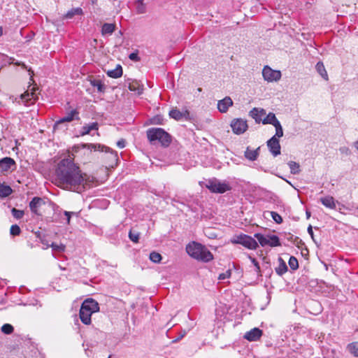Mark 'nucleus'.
I'll list each match as a JSON object with an SVG mask.
<instances>
[{
    "mask_svg": "<svg viewBox=\"0 0 358 358\" xmlns=\"http://www.w3.org/2000/svg\"><path fill=\"white\" fill-rule=\"evenodd\" d=\"M58 186L76 192H81L87 185L86 174L83 173L72 159L60 161L55 171Z\"/></svg>",
    "mask_w": 358,
    "mask_h": 358,
    "instance_id": "nucleus-1",
    "label": "nucleus"
},
{
    "mask_svg": "<svg viewBox=\"0 0 358 358\" xmlns=\"http://www.w3.org/2000/svg\"><path fill=\"white\" fill-rule=\"evenodd\" d=\"M187 253L193 259L203 262H209L213 259V255L208 248L196 241H192L186 245Z\"/></svg>",
    "mask_w": 358,
    "mask_h": 358,
    "instance_id": "nucleus-2",
    "label": "nucleus"
},
{
    "mask_svg": "<svg viewBox=\"0 0 358 358\" xmlns=\"http://www.w3.org/2000/svg\"><path fill=\"white\" fill-rule=\"evenodd\" d=\"M149 141L155 144L157 142L164 147H168L171 142V137L162 128H150L146 131Z\"/></svg>",
    "mask_w": 358,
    "mask_h": 358,
    "instance_id": "nucleus-3",
    "label": "nucleus"
},
{
    "mask_svg": "<svg viewBox=\"0 0 358 358\" xmlns=\"http://www.w3.org/2000/svg\"><path fill=\"white\" fill-rule=\"evenodd\" d=\"M211 192L223 194L231 189V187L229 183L226 182H221L217 178L210 179L207 181L206 185Z\"/></svg>",
    "mask_w": 358,
    "mask_h": 358,
    "instance_id": "nucleus-4",
    "label": "nucleus"
},
{
    "mask_svg": "<svg viewBox=\"0 0 358 358\" xmlns=\"http://www.w3.org/2000/svg\"><path fill=\"white\" fill-rule=\"evenodd\" d=\"M231 242L234 244H240L248 249L255 250L258 247V243L252 237L246 234H240L234 237Z\"/></svg>",
    "mask_w": 358,
    "mask_h": 358,
    "instance_id": "nucleus-5",
    "label": "nucleus"
},
{
    "mask_svg": "<svg viewBox=\"0 0 358 358\" xmlns=\"http://www.w3.org/2000/svg\"><path fill=\"white\" fill-rule=\"evenodd\" d=\"M262 76L265 80L273 82L279 80L282 75L280 71L273 70L268 66H265L262 70Z\"/></svg>",
    "mask_w": 358,
    "mask_h": 358,
    "instance_id": "nucleus-6",
    "label": "nucleus"
},
{
    "mask_svg": "<svg viewBox=\"0 0 358 358\" xmlns=\"http://www.w3.org/2000/svg\"><path fill=\"white\" fill-rule=\"evenodd\" d=\"M231 127L233 132L238 135L243 134L248 127L247 121L241 118H237L232 120Z\"/></svg>",
    "mask_w": 358,
    "mask_h": 358,
    "instance_id": "nucleus-7",
    "label": "nucleus"
},
{
    "mask_svg": "<svg viewBox=\"0 0 358 358\" xmlns=\"http://www.w3.org/2000/svg\"><path fill=\"white\" fill-rule=\"evenodd\" d=\"M16 169L15 160L9 157H6L0 160V173L5 174L9 171H13Z\"/></svg>",
    "mask_w": 358,
    "mask_h": 358,
    "instance_id": "nucleus-8",
    "label": "nucleus"
},
{
    "mask_svg": "<svg viewBox=\"0 0 358 358\" xmlns=\"http://www.w3.org/2000/svg\"><path fill=\"white\" fill-rule=\"evenodd\" d=\"M267 147L273 157L280 154V144L279 139L275 137H271L266 143Z\"/></svg>",
    "mask_w": 358,
    "mask_h": 358,
    "instance_id": "nucleus-9",
    "label": "nucleus"
},
{
    "mask_svg": "<svg viewBox=\"0 0 358 358\" xmlns=\"http://www.w3.org/2000/svg\"><path fill=\"white\" fill-rule=\"evenodd\" d=\"M81 307L92 314L99 311V303L92 299H85L82 303Z\"/></svg>",
    "mask_w": 358,
    "mask_h": 358,
    "instance_id": "nucleus-10",
    "label": "nucleus"
},
{
    "mask_svg": "<svg viewBox=\"0 0 358 358\" xmlns=\"http://www.w3.org/2000/svg\"><path fill=\"white\" fill-rule=\"evenodd\" d=\"M262 334L263 332L260 329L255 327L247 331L243 338L250 342L257 341L262 337Z\"/></svg>",
    "mask_w": 358,
    "mask_h": 358,
    "instance_id": "nucleus-11",
    "label": "nucleus"
},
{
    "mask_svg": "<svg viewBox=\"0 0 358 358\" xmlns=\"http://www.w3.org/2000/svg\"><path fill=\"white\" fill-rule=\"evenodd\" d=\"M233 105V101L229 96H226L217 103V108L221 113H226L229 108Z\"/></svg>",
    "mask_w": 358,
    "mask_h": 358,
    "instance_id": "nucleus-12",
    "label": "nucleus"
},
{
    "mask_svg": "<svg viewBox=\"0 0 358 358\" xmlns=\"http://www.w3.org/2000/svg\"><path fill=\"white\" fill-rule=\"evenodd\" d=\"M189 115V113L187 110L181 112L176 108L171 110L169 112V116L176 120H181L182 119L187 120Z\"/></svg>",
    "mask_w": 358,
    "mask_h": 358,
    "instance_id": "nucleus-13",
    "label": "nucleus"
},
{
    "mask_svg": "<svg viewBox=\"0 0 358 358\" xmlns=\"http://www.w3.org/2000/svg\"><path fill=\"white\" fill-rule=\"evenodd\" d=\"M249 115L257 123H259L262 122V117L266 115V111L263 108H254L250 111Z\"/></svg>",
    "mask_w": 358,
    "mask_h": 358,
    "instance_id": "nucleus-14",
    "label": "nucleus"
},
{
    "mask_svg": "<svg viewBox=\"0 0 358 358\" xmlns=\"http://www.w3.org/2000/svg\"><path fill=\"white\" fill-rule=\"evenodd\" d=\"M260 147L255 150H252L250 147H247L244 152V157L249 161H255L259 155Z\"/></svg>",
    "mask_w": 358,
    "mask_h": 358,
    "instance_id": "nucleus-15",
    "label": "nucleus"
},
{
    "mask_svg": "<svg viewBox=\"0 0 358 358\" xmlns=\"http://www.w3.org/2000/svg\"><path fill=\"white\" fill-rule=\"evenodd\" d=\"M78 111L76 109L72 110L70 113H69L66 116L63 117L62 118L59 119L56 122L57 124L63 123V122H70L74 119L78 120Z\"/></svg>",
    "mask_w": 358,
    "mask_h": 358,
    "instance_id": "nucleus-16",
    "label": "nucleus"
},
{
    "mask_svg": "<svg viewBox=\"0 0 358 358\" xmlns=\"http://www.w3.org/2000/svg\"><path fill=\"white\" fill-rule=\"evenodd\" d=\"M92 313L85 310L83 307H80L79 316L81 322L85 324H90L91 323V316Z\"/></svg>",
    "mask_w": 358,
    "mask_h": 358,
    "instance_id": "nucleus-17",
    "label": "nucleus"
},
{
    "mask_svg": "<svg viewBox=\"0 0 358 358\" xmlns=\"http://www.w3.org/2000/svg\"><path fill=\"white\" fill-rule=\"evenodd\" d=\"M98 129L99 124L96 122L85 124L82 127L81 136L90 134L92 131H97Z\"/></svg>",
    "mask_w": 358,
    "mask_h": 358,
    "instance_id": "nucleus-18",
    "label": "nucleus"
},
{
    "mask_svg": "<svg viewBox=\"0 0 358 358\" xmlns=\"http://www.w3.org/2000/svg\"><path fill=\"white\" fill-rule=\"evenodd\" d=\"M320 201L322 203V205L330 209H335L336 207L335 200L334 197L331 196L322 197L320 199Z\"/></svg>",
    "mask_w": 358,
    "mask_h": 358,
    "instance_id": "nucleus-19",
    "label": "nucleus"
},
{
    "mask_svg": "<svg viewBox=\"0 0 358 358\" xmlns=\"http://www.w3.org/2000/svg\"><path fill=\"white\" fill-rule=\"evenodd\" d=\"M42 203V199L38 196H35L32 199V200L29 202V208L32 213L36 214L38 212V208L41 206Z\"/></svg>",
    "mask_w": 358,
    "mask_h": 358,
    "instance_id": "nucleus-20",
    "label": "nucleus"
},
{
    "mask_svg": "<svg viewBox=\"0 0 358 358\" xmlns=\"http://www.w3.org/2000/svg\"><path fill=\"white\" fill-rule=\"evenodd\" d=\"M108 76L113 78H118L122 76V66L118 64L117 65L116 68L112 70H108L107 71Z\"/></svg>",
    "mask_w": 358,
    "mask_h": 358,
    "instance_id": "nucleus-21",
    "label": "nucleus"
},
{
    "mask_svg": "<svg viewBox=\"0 0 358 358\" xmlns=\"http://www.w3.org/2000/svg\"><path fill=\"white\" fill-rule=\"evenodd\" d=\"M278 262H279V264L275 268V271L278 275H282L284 273H285L287 271V266L285 262L283 261V259L281 257L278 258Z\"/></svg>",
    "mask_w": 358,
    "mask_h": 358,
    "instance_id": "nucleus-22",
    "label": "nucleus"
},
{
    "mask_svg": "<svg viewBox=\"0 0 358 358\" xmlns=\"http://www.w3.org/2000/svg\"><path fill=\"white\" fill-rule=\"evenodd\" d=\"M129 90L131 92H134L138 94H141L143 91V87L136 80L133 81L129 85Z\"/></svg>",
    "mask_w": 358,
    "mask_h": 358,
    "instance_id": "nucleus-23",
    "label": "nucleus"
},
{
    "mask_svg": "<svg viewBox=\"0 0 358 358\" xmlns=\"http://www.w3.org/2000/svg\"><path fill=\"white\" fill-rule=\"evenodd\" d=\"M278 122H280L277 119L275 115L273 113H269L266 117L262 120V123L264 124H270L272 125H275L278 124Z\"/></svg>",
    "mask_w": 358,
    "mask_h": 358,
    "instance_id": "nucleus-24",
    "label": "nucleus"
},
{
    "mask_svg": "<svg viewBox=\"0 0 358 358\" xmlns=\"http://www.w3.org/2000/svg\"><path fill=\"white\" fill-rule=\"evenodd\" d=\"M13 192L11 187L4 183H0V198H4L10 195Z\"/></svg>",
    "mask_w": 358,
    "mask_h": 358,
    "instance_id": "nucleus-25",
    "label": "nucleus"
},
{
    "mask_svg": "<svg viewBox=\"0 0 358 358\" xmlns=\"http://www.w3.org/2000/svg\"><path fill=\"white\" fill-rule=\"evenodd\" d=\"M36 94L34 92V87L31 89V92L27 91L23 94L21 95V98L26 102H31L33 103L36 99Z\"/></svg>",
    "mask_w": 358,
    "mask_h": 358,
    "instance_id": "nucleus-26",
    "label": "nucleus"
},
{
    "mask_svg": "<svg viewBox=\"0 0 358 358\" xmlns=\"http://www.w3.org/2000/svg\"><path fill=\"white\" fill-rule=\"evenodd\" d=\"M115 29V24L111 23H104L101 28L102 35L112 34Z\"/></svg>",
    "mask_w": 358,
    "mask_h": 358,
    "instance_id": "nucleus-27",
    "label": "nucleus"
},
{
    "mask_svg": "<svg viewBox=\"0 0 358 358\" xmlns=\"http://www.w3.org/2000/svg\"><path fill=\"white\" fill-rule=\"evenodd\" d=\"M134 4L138 14H143L146 13V5L144 3V0H135Z\"/></svg>",
    "mask_w": 358,
    "mask_h": 358,
    "instance_id": "nucleus-28",
    "label": "nucleus"
},
{
    "mask_svg": "<svg viewBox=\"0 0 358 358\" xmlns=\"http://www.w3.org/2000/svg\"><path fill=\"white\" fill-rule=\"evenodd\" d=\"M255 237L257 239L259 244L262 246H269L268 235L265 236L259 233L255 234Z\"/></svg>",
    "mask_w": 358,
    "mask_h": 358,
    "instance_id": "nucleus-29",
    "label": "nucleus"
},
{
    "mask_svg": "<svg viewBox=\"0 0 358 358\" xmlns=\"http://www.w3.org/2000/svg\"><path fill=\"white\" fill-rule=\"evenodd\" d=\"M316 70L318 73L325 80H328V75L327 71L324 68V66L322 62H319L317 63L315 66Z\"/></svg>",
    "mask_w": 358,
    "mask_h": 358,
    "instance_id": "nucleus-30",
    "label": "nucleus"
},
{
    "mask_svg": "<svg viewBox=\"0 0 358 358\" xmlns=\"http://www.w3.org/2000/svg\"><path fill=\"white\" fill-rule=\"evenodd\" d=\"M90 84L97 88L98 92H104L106 87L102 81L99 79H93L90 80Z\"/></svg>",
    "mask_w": 358,
    "mask_h": 358,
    "instance_id": "nucleus-31",
    "label": "nucleus"
},
{
    "mask_svg": "<svg viewBox=\"0 0 358 358\" xmlns=\"http://www.w3.org/2000/svg\"><path fill=\"white\" fill-rule=\"evenodd\" d=\"M83 15V10L80 8H72L71 10H69L65 17L66 18L71 19L74 15Z\"/></svg>",
    "mask_w": 358,
    "mask_h": 358,
    "instance_id": "nucleus-32",
    "label": "nucleus"
},
{
    "mask_svg": "<svg viewBox=\"0 0 358 358\" xmlns=\"http://www.w3.org/2000/svg\"><path fill=\"white\" fill-rule=\"evenodd\" d=\"M287 164L290 169L291 173L294 174V175L299 173V172H300L299 164H298L295 162H293V161H290L287 163Z\"/></svg>",
    "mask_w": 358,
    "mask_h": 358,
    "instance_id": "nucleus-33",
    "label": "nucleus"
},
{
    "mask_svg": "<svg viewBox=\"0 0 358 358\" xmlns=\"http://www.w3.org/2000/svg\"><path fill=\"white\" fill-rule=\"evenodd\" d=\"M348 350L355 357H358V342L350 343L348 345Z\"/></svg>",
    "mask_w": 358,
    "mask_h": 358,
    "instance_id": "nucleus-34",
    "label": "nucleus"
},
{
    "mask_svg": "<svg viewBox=\"0 0 358 358\" xmlns=\"http://www.w3.org/2000/svg\"><path fill=\"white\" fill-rule=\"evenodd\" d=\"M269 246L276 247L280 245L279 238L276 235H268Z\"/></svg>",
    "mask_w": 358,
    "mask_h": 358,
    "instance_id": "nucleus-35",
    "label": "nucleus"
},
{
    "mask_svg": "<svg viewBox=\"0 0 358 358\" xmlns=\"http://www.w3.org/2000/svg\"><path fill=\"white\" fill-rule=\"evenodd\" d=\"M274 127L275 128V134L273 137H275L278 139L283 136V129L280 122H278Z\"/></svg>",
    "mask_w": 358,
    "mask_h": 358,
    "instance_id": "nucleus-36",
    "label": "nucleus"
},
{
    "mask_svg": "<svg viewBox=\"0 0 358 358\" xmlns=\"http://www.w3.org/2000/svg\"><path fill=\"white\" fill-rule=\"evenodd\" d=\"M150 259L154 263H159L162 260V255L157 252H152L150 254Z\"/></svg>",
    "mask_w": 358,
    "mask_h": 358,
    "instance_id": "nucleus-37",
    "label": "nucleus"
},
{
    "mask_svg": "<svg viewBox=\"0 0 358 358\" xmlns=\"http://www.w3.org/2000/svg\"><path fill=\"white\" fill-rule=\"evenodd\" d=\"M288 264H289L290 268L292 270H296L299 267L298 260L296 257H294L293 256L289 257Z\"/></svg>",
    "mask_w": 358,
    "mask_h": 358,
    "instance_id": "nucleus-38",
    "label": "nucleus"
},
{
    "mask_svg": "<svg viewBox=\"0 0 358 358\" xmlns=\"http://www.w3.org/2000/svg\"><path fill=\"white\" fill-rule=\"evenodd\" d=\"M13 330V327L10 324H5L1 327V331L7 335L12 334Z\"/></svg>",
    "mask_w": 358,
    "mask_h": 358,
    "instance_id": "nucleus-39",
    "label": "nucleus"
},
{
    "mask_svg": "<svg viewBox=\"0 0 358 358\" xmlns=\"http://www.w3.org/2000/svg\"><path fill=\"white\" fill-rule=\"evenodd\" d=\"M21 233V229L17 224H13L10 229V234L12 236H18Z\"/></svg>",
    "mask_w": 358,
    "mask_h": 358,
    "instance_id": "nucleus-40",
    "label": "nucleus"
},
{
    "mask_svg": "<svg viewBox=\"0 0 358 358\" xmlns=\"http://www.w3.org/2000/svg\"><path fill=\"white\" fill-rule=\"evenodd\" d=\"M270 214H271V216L273 218V220L277 224H281L282 222V218L278 213L274 212V211H271Z\"/></svg>",
    "mask_w": 358,
    "mask_h": 358,
    "instance_id": "nucleus-41",
    "label": "nucleus"
},
{
    "mask_svg": "<svg viewBox=\"0 0 358 358\" xmlns=\"http://www.w3.org/2000/svg\"><path fill=\"white\" fill-rule=\"evenodd\" d=\"M13 216L16 219H21L24 215V211L13 208L11 210Z\"/></svg>",
    "mask_w": 358,
    "mask_h": 358,
    "instance_id": "nucleus-42",
    "label": "nucleus"
},
{
    "mask_svg": "<svg viewBox=\"0 0 358 358\" xmlns=\"http://www.w3.org/2000/svg\"><path fill=\"white\" fill-rule=\"evenodd\" d=\"M50 247L55 251L64 252L65 250V245H63V244L58 245V244H57L55 243H52L50 244Z\"/></svg>",
    "mask_w": 358,
    "mask_h": 358,
    "instance_id": "nucleus-43",
    "label": "nucleus"
},
{
    "mask_svg": "<svg viewBox=\"0 0 358 358\" xmlns=\"http://www.w3.org/2000/svg\"><path fill=\"white\" fill-rule=\"evenodd\" d=\"M129 237L131 241L134 243H138L139 240V234L133 232L132 231H130L129 233Z\"/></svg>",
    "mask_w": 358,
    "mask_h": 358,
    "instance_id": "nucleus-44",
    "label": "nucleus"
},
{
    "mask_svg": "<svg viewBox=\"0 0 358 358\" xmlns=\"http://www.w3.org/2000/svg\"><path fill=\"white\" fill-rule=\"evenodd\" d=\"M250 259L251 260L252 263L255 267V271L257 273L258 275H261V271H260V266L259 264V262L256 260V259L249 257Z\"/></svg>",
    "mask_w": 358,
    "mask_h": 358,
    "instance_id": "nucleus-45",
    "label": "nucleus"
},
{
    "mask_svg": "<svg viewBox=\"0 0 358 358\" xmlns=\"http://www.w3.org/2000/svg\"><path fill=\"white\" fill-rule=\"evenodd\" d=\"M231 274V270H227L224 273H220L218 276V279L220 280H224L227 278H229Z\"/></svg>",
    "mask_w": 358,
    "mask_h": 358,
    "instance_id": "nucleus-46",
    "label": "nucleus"
},
{
    "mask_svg": "<svg viewBox=\"0 0 358 358\" xmlns=\"http://www.w3.org/2000/svg\"><path fill=\"white\" fill-rule=\"evenodd\" d=\"M126 142L124 139H120L117 142V145L119 148H124L125 147Z\"/></svg>",
    "mask_w": 358,
    "mask_h": 358,
    "instance_id": "nucleus-47",
    "label": "nucleus"
},
{
    "mask_svg": "<svg viewBox=\"0 0 358 358\" xmlns=\"http://www.w3.org/2000/svg\"><path fill=\"white\" fill-rule=\"evenodd\" d=\"M74 213L73 212H69V211H64V215L66 217V221H67V223L69 224L70 223V220H71V216L72 214H73Z\"/></svg>",
    "mask_w": 358,
    "mask_h": 358,
    "instance_id": "nucleus-48",
    "label": "nucleus"
},
{
    "mask_svg": "<svg viewBox=\"0 0 358 358\" xmlns=\"http://www.w3.org/2000/svg\"><path fill=\"white\" fill-rule=\"evenodd\" d=\"M129 59L134 61H138L139 59L136 53H131L129 56Z\"/></svg>",
    "mask_w": 358,
    "mask_h": 358,
    "instance_id": "nucleus-49",
    "label": "nucleus"
},
{
    "mask_svg": "<svg viewBox=\"0 0 358 358\" xmlns=\"http://www.w3.org/2000/svg\"><path fill=\"white\" fill-rule=\"evenodd\" d=\"M40 239H41V242L45 246L44 248V249H46V248H48L49 247H50V244H49L46 240H45L44 238H40Z\"/></svg>",
    "mask_w": 358,
    "mask_h": 358,
    "instance_id": "nucleus-50",
    "label": "nucleus"
},
{
    "mask_svg": "<svg viewBox=\"0 0 358 358\" xmlns=\"http://www.w3.org/2000/svg\"><path fill=\"white\" fill-rule=\"evenodd\" d=\"M308 233L310 234L311 238L313 239L314 238V234H313V228H312L311 225H309V227H308Z\"/></svg>",
    "mask_w": 358,
    "mask_h": 358,
    "instance_id": "nucleus-51",
    "label": "nucleus"
},
{
    "mask_svg": "<svg viewBox=\"0 0 358 358\" xmlns=\"http://www.w3.org/2000/svg\"><path fill=\"white\" fill-rule=\"evenodd\" d=\"M340 150L342 152H345V153H348V148H342L340 149Z\"/></svg>",
    "mask_w": 358,
    "mask_h": 358,
    "instance_id": "nucleus-52",
    "label": "nucleus"
},
{
    "mask_svg": "<svg viewBox=\"0 0 358 358\" xmlns=\"http://www.w3.org/2000/svg\"><path fill=\"white\" fill-rule=\"evenodd\" d=\"M185 336V333L183 334H182L181 336H179V337L178 338H176L174 342H177L179 340H180L183 336Z\"/></svg>",
    "mask_w": 358,
    "mask_h": 358,
    "instance_id": "nucleus-53",
    "label": "nucleus"
},
{
    "mask_svg": "<svg viewBox=\"0 0 358 358\" xmlns=\"http://www.w3.org/2000/svg\"><path fill=\"white\" fill-rule=\"evenodd\" d=\"M354 146L358 150V140L354 143Z\"/></svg>",
    "mask_w": 358,
    "mask_h": 358,
    "instance_id": "nucleus-54",
    "label": "nucleus"
},
{
    "mask_svg": "<svg viewBox=\"0 0 358 358\" xmlns=\"http://www.w3.org/2000/svg\"><path fill=\"white\" fill-rule=\"evenodd\" d=\"M3 34V28L0 26V36Z\"/></svg>",
    "mask_w": 358,
    "mask_h": 358,
    "instance_id": "nucleus-55",
    "label": "nucleus"
},
{
    "mask_svg": "<svg viewBox=\"0 0 358 358\" xmlns=\"http://www.w3.org/2000/svg\"><path fill=\"white\" fill-rule=\"evenodd\" d=\"M260 169H261L262 171H263L264 172H266V170L264 169L262 167H261V168H260Z\"/></svg>",
    "mask_w": 358,
    "mask_h": 358,
    "instance_id": "nucleus-56",
    "label": "nucleus"
},
{
    "mask_svg": "<svg viewBox=\"0 0 358 358\" xmlns=\"http://www.w3.org/2000/svg\"><path fill=\"white\" fill-rule=\"evenodd\" d=\"M154 123H155V124H159V122H157V121H156V120H155V119L154 120Z\"/></svg>",
    "mask_w": 358,
    "mask_h": 358,
    "instance_id": "nucleus-57",
    "label": "nucleus"
},
{
    "mask_svg": "<svg viewBox=\"0 0 358 358\" xmlns=\"http://www.w3.org/2000/svg\"><path fill=\"white\" fill-rule=\"evenodd\" d=\"M306 215H307V217H310V213L306 212Z\"/></svg>",
    "mask_w": 358,
    "mask_h": 358,
    "instance_id": "nucleus-58",
    "label": "nucleus"
},
{
    "mask_svg": "<svg viewBox=\"0 0 358 358\" xmlns=\"http://www.w3.org/2000/svg\"><path fill=\"white\" fill-rule=\"evenodd\" d=\"M357 210H358V208H357Z\"/></svg>",
    "mask_w": 358,
    "mask_h": 358,
    "instance_id": "nucleus-59",
    "label": "nucleus"
}]
</instances>
